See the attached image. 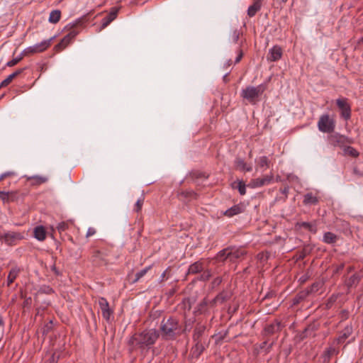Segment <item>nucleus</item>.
I'll return each mask as SVG.
<instances>
[{"mask_svg":"<svg viewBox=\"0 0 363 363\" xmlns=\"http://www.w3.org/2000/svg\"><path fill=\"white\" fill-rule=\"evenodd\" d=\"M20 269L18 268H12L8 275L7 277V285L10 286L16 279Z\"/></svg>","mask_w":363,"mask_h":363,"instance_id":"473e14b6","label":"nucleus"},{"mask_svg":"<svg viewBox=\"0 0 363 363\" xmlns=\"http://www.w3.org/2000/svg\"><path fill=\"white\" fill-rule=\"evenodd\" d=\"M271 304H266L267 308V314H272L274 311H276L278 308V306H273L272 308H270Z\"/></svg>","mask_w":363,"mask_h":363,"instance_id":"680f3d73","label":"nucleus"},{"mask_svg":"<svg viewBox=\"0 0 363 363\" xmlns=\"http://www.w3.org/2000/svg\"><path fill=\"white\" fill-rule=\"evenodd\" d=\"M262 0H255L252 5H251L247 10V15L250 17L255 16L257 11L261 9Z\"/></svg>","mask_w":363,"mask_h":363,"instance_id":"a878e982","label":"nucleus"},{"mask_svg":"<svg viewBox=\"0 0 363 363\" xmlns=\"http://www.w3.org/2000/svg\"><path fill=\"white\" fill-rule=\"evenodd\" d=\"M344 153L354 158H356L359 155V152L352 146L345 147Z\"/></svg>","mask_w":363,"mask_h":363,"instance_id":"e433bc0d","label":"nucleus"},{"mask_svg":"<svg viewBox=\"0 0 363 363\" xmlns=\"http://www.w3.org/2000/svg\"><path fill=\"white\" fill-rule=\"evenodd\" d=\"M33 233L35 238L39 241H43L46 238V230L43 225L35 228Z\"/></svg>","mask_w":363,"mask_h":363,"instance_id":"393cba45","label":"nucleus"},{"mask_svg":"<svg viewBox=\"0 0 363 363\" xmlns=\"http://www.w3.org/2000/svg\"><path fill=\"white\" fill-rule=\"evenodd\" d=\"M206 327L204 325L196 324L194 330L193 340L194 342H201V337L203 336Z\"/></svg>","mask_w":363,"mask_h":363,"instance_id":"a211bd4d","label":"nucleus"},{"mask_svg":"<svg viewBox=\"0 0 363 363\" xmlns=\"http://www.w3.org/2000/svg\"><path fill=\"white\" fill-rule=\"evenodd\" d=\"M353 327L352 324L347 325L339 333L338 337L334 339L333 344L342 345L352 334Z\"/></svg>","mask_w":363,"mask_h":363,"instance_id":"9b49d317","label":"nucleus"},{"mask_svg":"<svg viewBox=\"0 0 363 363\" xmlns=\"http://www.w3.org/2000/svg\"><path fill=\"white\" fill-rule=\"evenodd\" d=\"M308 336H313V334L311 332H309L308 328L306 327L304 330L301 333H300L296 337L298 338L299 341H303Z\"/></svg>","mask_w":363,"mask_h":363,"instance_id":"49530a36","label":"nucleus"},{"mask_svg":"<svg viewBox=\"0 0 363 363\" xmlns=\"http://www.w3.org/2000/svg\"><path fill=\"white\" fill-rule=\"evenodd\" d=\"M342 286L345 288V293L349 294L352 289L356 288L361 281V275L359 272H355L352 275L348 277L345 275L342 277Z\"/></svg>","mask_w":363,"mask_h":363,"instance_id":"20e7f679","label":"nucleus"},{"mask_svg":"<svg viewBox=\"0 0 363 363\" xmlns=\"http://www.w3.org/2000/svg\"><path fill=\"white\" fill-rule=\"evenodd\" d=\"M301 228H303L308 231L315 234L318 231L317 227L315 225L312 224L311 223L308 222H297L295 224V228L296 230H299Z\"/></svg>","mask_w":363,"mask_h":363,"instance_id":"5701e85b","label":"nucleus"},{"mask_svg":"<svg viewBox=\"0 0 363 363\" xmlns=\"http://www.w3.org/2000/svg\"><path fill=\"white\" fill-rule=\"evenodd\" d=\"M23 59V56H20L18 57H16V58H14L10 61H9L6 64V65L8 67H13L14 65H16V64H18L21 60H22Z\"/></svg>","mask_w":363,"mask_h":363,"instance_id":"6e6d98bb","label":"nucleus"},{"mask_svg":"<svg viewBox=\"0 0 363 363\" xmlns=\"http://www.w3.org/2000/svg\"><path fill=\"white\" fill-rule=\"evenodd\" d=\"M228 333V330H226V331L224 333V334H223V335H220V336L218 338V340H216V342L218 343V342H220L223 341V340L225 338V337L227 336Z\"/></svg>","mask_w":363,"mask_h":363,"instance_id":"774afa93","label":"nucleus"},{"mask_svg":"<svg viewBox=\"0 0 363 363\" xmlns=\"http://www.w3.org/2000/svg\"><path fill=\"white\" fill-rule=\"evenodd\" d=\"M243 211H244V208H243L242 205L238 204V205H234L231 208L226 210L224 212L223 215L225 216H228V217H232L233 216L241 213Z\"/></svg>","mask_w":363,"mask_h":363,"instance_id":"4be33fe9","label":"nucleus"},{"mask_svg":"<svg viewBox=\"0 0 363 363\" xmlns=\"http://www.w3.org/2000/svg\"><path fill=\"white\" fill-rule=\"evenodd\" d=\"M53 330V323L52 320H50L48 323H45L42 328V334L43 336H47L48 334Z\"/></svg>","mask_w":363,"mask_h":363,"instance_id":"37998d69","label":"nucleus"},{"mask_svg":"<svg viewBox=\"0 0 363 363\" xmlns=\"http://www.w3.org/2000/svg\"><path fill=\"white\" fill-rule=\"evenodd\" d=\"M8 192H5V191H0V199L4 201V202H7L8 203Z\"/></svg>","mask_w":363,"mask_h":363,"instance_id":"e2e57ef3","label":"nucleus"},{"mask_svg":"<svg viewBox=\"0 0 363 363\" xmlns=\"http://www.w3.org/2000/svg\"><path fill=\"white\" fill-rule=\"evenodd\" d=\"M208 301L206 298H204L196 306L194 311L195 315H199L206 314L208 312Z\"/></svg>","mask_w":363,"mask_h":363,"instance_id":"dca6fc26","label":"nucleus"},{"mask_svg":"<svg viewBox=\"0 0 363 363\" xmlns=\"http://www.w3.org/2000/svg\"><path fill=\"white\" fill-rule=\"evenodd\" d=\"M282 56V49L280 46L275 45L269 51L268 60L272 62L279 60Z\"/></svg>","mask_w":363,"mask_h":363,"instance_id":"6ab92c4d","label":"nucleus"},{"mask_svg":"<svg viewBox=\"0 0 363 363\" xmlns=\"http://www.w3.org/2000/svg\"><path fill=\"white\" fill-rule=\"evenodd\" d=\"M34 53H36L35 48L29 47L23 51V52L21 53V56H23V57L24 56H28L30 54H34Z\"/></svg>","mask_w":363,"mask_h":363,"instance_id":"864d4df0","label":"nucleus"},{"mask_svg":"<svg viewBox=\"0 0 363 363\" xmlns=\"http://www.w3.org/2000/svg\"><path fill=\"white\" fill-rule=\"evenodd\" d=\"M320 287V283L318 281H315L310 286L307 287L304 290L308 292V296L312 294L317 292Z\"/></svg>","mask_w":363,"mask_h":363,"instance_id":"79ce46f5","label":"nucleus"},{"mask_svg":"<svg viewBox=\"0 0 363 363\" xmlns=\"http://www.w3.org/2000/svg\"><path fill=\"white\" fill-rule=\"evenodd\" d=\"M152 268V266H148L145 269L140 270L135 274V278L131 281L132 284H135L138 282L143 277H144L146 273Z\"/></svg>","mask_w":363,"mask_h":363,"instance_id":"c9c22d12","label":"nucleus"},{"mask_svg":"<svg viewBox=\"0 0 363 363\" xmlns=\"http://www.w3.org/2000/svg\"><path fill=\"white\" fill-rule=\"evenodd\" d=\"M329 143L334 147H345L346 144H350L352 140L347 137L340 135L338 133L330 134L328 136Z\"/></svg>","mask_w":363,"mask_h":363,"instance_id":"423d86ee","label":"nucleus"},{"mask_svg":"<svg viewBox=\"0 0 363 363\" xmlns=\"http://www.w3.org/2000/svg\"><path fill=\"white\" fill-rule=\"evenodd\" d=\"M230 250V247H227L220 250L216 255V259L220 262H224L225 260L228 259V257H227V254Z\"/></svg>","mask_w":363,"mask_h":363,"instance_id":"ea45409f","label":"nucleus"},{"mask_svg":"<svg viewBox=\"0 0 363 363\" xmlns=\"http://www.w3.org/2000/svg\"><path fill=\"white\" fill-rule=\"evenodd\" d=\"M121 7H112L109 13L102 19L101 28H105L111 22L117 18Z\"/></svg>","mask_w":363,"mask_h":363,"instance_id":"4468645a","label":"nucleus"},{"mask_svg":"<svg viewBox=\"0 0 363 363\" xmlns=\"http://www.w3.org/2000/svg\"><path fill=\"white\" fill-rule=\"evenodd\" d=\"M196 344L191 350V356L192 358L199 359L201 354L205 350V347L201 342H195Z\"/></svg>","mask_w":363,"mask_h":363,"instance_id":"aec40b11","label":"nucleus"},{"mask_svg":"<svg viewBox=\"0 0 363 363\" xmlns=\"http://www.w3.org/2000/svg\"><path fill=\"white\" fill-rule=\"evenodd\" d=\"M338 240L337 235L332 232H326L323 235V242L327 244H335Z\"/></svg>","mask_w":363,"mask_h":363,"instance_id":"c85d7f7f","label":"nucleus"},{"mask_svg":"<svg viewBox=\"0 0 363 363\" xmlns=\"http://www.w3.org/2000/svg\"><path fill=\"white\" fill-rule=\"evenodd\" d=\"M195 302V299L191 298H185L182 301V304L184 306V308L186 309L187 311H190L192 308V304Z\"/></svg>","mask_w":363,"mask_h":363,"instance_id":"c03bdc74","label":"nucleus"},{"mask_svg":"<svg viewBox=\"0 0 363 363\" xmlns=\"http://www.w3.org/2000/svg\"><path fill=\"white\" fill-rule=\"evenodd\" d=\"M23 238V235L18 232H9L0 235V240H4L5 243L9 246L16 245L17 240H21Z\"/></svg>","mask_w":363,"mask_h":363,"instance_id":"1a4fd4ad","label":"nucleus"},{"mask_svg":"<svg viewBox=\"0 0 363 363\" xmlns=\"http://www.w3.org/2000/svg\"><path fill=\"white\" fill-rule=\"evenodd\" d=\"M216 300L219 303H223L231 298V294L228 291H223L219 293L216 296Z\"/></svg>","mask_w":363,"mask_h":363,"instance_id":"f704fd0d","label":"nucleus"},{"mask_svg":"<svg viewBox=\"0 0 363 363\" xmlns=\"http://www.w3.org/2000/svg\"><path fill=\"white\" fill-rule=\"evenodd\" d=\"M308 330L313 334V337H315L316 336L315 332L319 330L320 327V323L318 320H314L311 323H309L307 326Z\"/></svg>","mask_w":363,"mask_h":363,"instance_id":"72a5a7b5","label":"nucleus"},{"mask_svg":"<svg viewBox=\"0 0 363 363\" xmlns=\"http://www.w3.org/2000/svg\"><path fill=\"white\" fill-rule=\"evenodd\" d=\"M203 269V264L200 261H197L192 264H191L188 269V274H195L199 272H201Z\"/></svg>","mask_w":363,"mask_h":363,"instance_id":"cd10ccee","label":"nucleus"},{"mask_svg":"<svg viewBox=\"0 0 363 363\" xmlns=\"http://www.w3.org/2000/svg\"><path fill=\"white\" fill-rule=\"evenodd\" d=\"M245 254L246 252L245 250L240 249H236L233 250V249L230 247V250L228 251V253L227 254V257H228V259L230 260V262H235L238 259L240 258Z\"/></svg>","mask_w":363,"mask_h":363,"instance_id":"f3484780","label":"nucleus"},{"mask_svg":"<svg viewBox=\"0 0 363 363\" xmlns=\"http://www.w3.org/2000/svg\"><path fill=\"white\" fill-rule=\"evenodd\" d=\"M99 304L101 310L103 318L108 321L110 320V317L113 313V311L110 308L108 302L106 298L104 297H101L99 298Z\"/></svg>","mask_w":363,"mask_h":363,"instance_id":"f8f14e48","label":"nucleus"},{"mask_svg":"<svg viewBox=\"0 0 363 363\" xmlns=\"http://www.w3.org/2000/svg\"><path fill=\"white\" fill-rule=\"evenodd\" d=\"M179 195L184 198L193 197L194 199H197L199 195L194 191H182L179 193Z\"/></svg>","mask_w":363,"mask_h":363,"instance_id":"de8ad7c7","label":"nucleus"},{"mask_svg":"<svg viewBox=\"0 0 363 363\" xmlns=\"http://www.w3.org/2000/svg\"><path fill=\"white\" fill-rule=\"evenodd\" d=\"M8 203L15 201L18 199L17 192L16 191L8 192Z\"/></svg>","mask_w":363,"mask_h":363,"instance_id":"5fc2aeb1","label":"nucleus"},{"mask_svg":"<svg viewBox=\"0 0 363 363\" xmlns=\"http://www.w3.org/2000/svg\"><path fill=\"white\" fill-rule=\"evenodd\" d=\"M21 298H24V301L23 303V309H30L32 305V298L31 297H26L25 294L23 291H21L20 295Z\"/></svg>","mask_w":363,"mask_h":363,"instance_id":"a19ab883","label":"nucleus"},{"mask_svg":"<svg viewBox=\"0 0 363 363\" xmlns=\"http://www.w3.org/2000/svg\"><path fill=\"white\" fill-rule=\"evenodd\" d=\"M339 353V350L334 347H328L323 352L322 357L323 358L324 363H329L331 357L333 355H337Z\"/></svg>","mask_w":363,"mask_h":363,"instance_id":"412c9836","label":"nucleus"},{"mask_svg":"<svg viewBox=\"0 0 363 363\" xmlns=\"http://www.w3.org/2000/svg\"><path fill=\"white\" fill-rule=\"evenodd\" d=\"M61 17V11L60 10L52 11L49 17V21L52 23H57Z\"/></svg>","mask_w":363,"mask_h":363,"instance_id":"4c0bfd02","label":"nucleus"},{"mask_svg":"<svg viewBox=\"0 0 363 363\" xmlns=\"http://www.w3.org/2000/svg\"><path fill=\"white\" fill-rule=\"evenodd\" d=\"M235 167L237 169L243 172H250L252 170V167L250 166H247V163L240 158L236 160Z\"/></svg>","mask_w":363,"mask_h":363,"instance_id":"2f4dec72","label":"nucleus"},{"mask_svg":"<svg viewBox=\"0 0 363 363\" xmlns=\"http://www.w3.org/2000/svg\"><path fill=\"white\" fill-rule=\"evenodd\" d=\"M160 330L164 340H174L184 333L179 319L174 316L164 318Z\"/></svg>","mask_w":363,"mask_h":363,"instance_id":"f03ea898","label":"nucleus"},{"mask_svg":"<svg viewBox=\"0 0 363 363\" xmlns=\"http://www.w3.org/2000/svg\"><path fill=\"white\" fill-rule=\"evenodd\" d=\"M284 325L281 322L277 319H275L273 323L266 325L262 332V335L267 338L277 333H279Z\"/></svg>","mask_w":363,"mask_h":363,"instance_id":"0eeeda50","label":"nucleus"},{"mask_svg":"<svg viewBox=\"0 0 363 363\" xmlns=\"http://www.w3.org/2000/svg\"><path fill=\"white\" fill-rule=\"evenodd\" d=\"M266 89L267 84H262L256 87L250 86L242 91L241 96L243 99H247L249 103L256 104L259 100V96L265 91Z\"/></svg>","mask_w":363,"mask_h":363,"instance_id":"7ed1b4c3","label":"nucleus"},{"mask_svg":"<svg viewBox=\"0 0 363 363\" xmlns=\"http://www.w3.org/2000/svg\"><path fill=\"white\" fill-rule=\"evenodd\" d=\"M52 39H53V38H51L49 40H44L42 43H40V44L35 45L34 48L36 51V53L42 52L45 51V50H47L50 46L51 40Z\"/></svg>","mask_w":363,"mask_h":363,"instance_id":"7c9ffc66","label":"nucleus"},{"mask_svg":"<svg viewBox=\"0 0 363 363\" xmlns=\"http://www.w3.org/2000/svg\"><path fill=\"white\" fill-rule=\"evenodd\" d=\"M143 203V200H138L136 202V211L137 212H139L141 210Z\"/></svg>","mask_w":363,"mask_h":363,"instance_id":"338daca9","label":"nucleus"},{"mask_svg":"<svg viewBox=\"0 0 363 363\" xmlns=\"http://www.w3.org/2000/svg\"><path fill=\"white\" fill-rule=\"evenodd\" d=\"M160 337V332L153 329H145L140 333H137L133 335L128 344L131 348L130 351L132 352L135 347L141 350L145 349H150L151 347L155 343Z\"/></svg>","mask_w":363,"mask_h":363,"instance_id":"f257e3e1","label":"nucleus"},{"mask_svg":"<svg viewBox=\"0 0 363 363\" xmlns=\"http://www.w3.org/2000/svg\"><path fill=\"white\" fill-rule=\"evenodd\" d=\"M217 303H218V301L216 300V297H215L211 301H208V307L209 308H213V307L216 306Z\"/></svg>","mask_w":363,"mask_h":363,"instance_id":"0e129e2a","label":"nucleus"},{"mask_svg":"<svg viewBox=\"0 0 363 363\" xmlns=\"http://www.w3.org/2000/svg\"><path fill=\"white\" fill-rule=\"evenodd\" d=\"M345 267V263H341L340 264L335 267V269L333 270V275L339 274L341 271L343 270Z\"/></svg>","mask_w":363,"mask_h":363,"instance_id":"13d9d810","label":"nucleus"},{"mask_svg":"<svg viewBox=\"0 0 363 363\" xmlns=\"http://www.w3.org/2000/svg\"><path fill=\"white\" fill-rule=\"evenodd\" d=\"M314 246L309 244L305 245L303 247L296 252L294 258L296 261L303 260L307 255H310L313 250Z\"/></svg>","mask_w":363,"mask_h":363,"instance_id":"2eb2a0df","label":"nucleus"},{"mask_svg":"<svg viewBox=\"0 0 363 363\" xmlns=\"http://www.w3.org/2000/svg\"><path fill=\"white\" fill-rule=\"evenodd\" d=\"M192 177H194V178H196V179H199V178H201V177H204V174L202 173V172H193L192 174Z\"/></svg>","mask_w":363,"mask_h":363,"instance_id":"69168bd1","label":"nucleus"},{"mask_svg":"<svg viewBox=\"0 0 363 363\" xmlns=\"http://www.w3.org/2000/svg\"><path fill=\"white\" fill-rule=\"evenodd\" d=\"M77 34H78V32L75 31V30H72V31L69 32L57 45H55L54 50L56 52H60V51L64 50L71 43V41L77 36Z\"/></svg>","mask_w":363,"mask_h":363,"instance_id":"9d476101","label":"nucleus"},{"mask_svg":"<svg viewBox=\"0 0 363 363\" xmlns=\"http://www.w3.org/2000/svg\"><path fill=\"white\" fill-rule=\"evenodd\" d=\"M269 163H270V161L269 160L267 157L262 156V157H261L259 158V166L260 167H264V166H266L267 168H269Z\"/></svg>","mask_w":363,"mask_h":363,"instance_id":"603ef678","label":"nucleus"},{"mask_svg":"<svg viewBox=\"0 0 363 363\" xmlns=\"http://www.w3.org/2000/svg\"><path fill=\"white\" fill-rule=\"evenodd\" d=\"M308 296V292L305 290L299 291L292 299V306H295L304 301Z\"/></svg>","mask_w":363,"mask_h":363,"instance_id":"b1692460","label":"nucleus"},{"mask_svg":"<svg viewBox=\"0 0 363 363\" xmlns=\"http://www.w3.org/2000/svg\"><path fill=\"white\" fill-rule=\"evenodd\" d=\"M319 202V199L313 195L311 192L307 193L303 196V203L304 205H316Z\"/></svg>","mask_w":363,"mask_h":363,"instance_id":"bb28decb","label":"nucleus"},{"mask_svg":"<svg viewBox=\"0 0 363 363\" xmlns=\"http://www.w3.org/2000/svg\"><path fill=\"white\" fill-rule=\"evenodd\" d=\"M318 128L323 133H333L335 129L333 120H330L329 116L327 114L323 115L318 121Z\"/></svg>","mask_w":363,"mask_h":363,"instance_id":"6e6552de","label":"nucleus"},{"mask_svg":"<svg viewBox=\"0 0 363 363\" xmlns=\"http://www.w3.org/2000/svg\"><path fill=\"white\" fill-rule=\"evenodd\" d=\"M336 104L340 111L341 117L345 121H348L351 118V106L348 103L347 98H340L336 100Z\"/></svg>","mask_w":363,"mask_h":363,"instance_id":"39448f33","label":"nucleus"},{"mask_svg":"<svg viewBox=\"0 0 363 363\" xmlns=\"http://www.w3.org/2000/svg\"><path fill=\"white\" fill-rule=\"evenodd\" d=\"M39 293L45 294H52L55 292L53 289L50 286L44 285L39 289Z\"/></svg>","mask_w":363,"mask_h":363,"instance_id":"3c124183","label":"nucleus"},{"mask_svg":"<svg viewBox=\"0 0 363 363\" xmlns=\"http://www.w3.org/2000/svg\"><path fill=\"white\" fill-rule=\"evenodd\" d=\"M11 82L12 79L9 76H8L4 81L1 82L0 88L7 86Z\"/></svg>","mask_w":363,"mask_h":363,"instance_id":"bf43d9fd","label":"nucleus"},{"mask_svg":"<svg viewBox=\"0 0 363 363\" xmlns=\"http://www.w3.org/2000/svg\"><path fill=\"white\" fill-rule=\"evenodd\" d=\"M57 228L59 232L65 231L68 228V224L65 222H61L58 224Z\"/></svg>","mask_w":363,"mask_h":363,"instance_id":"4d7b16f0","label":"nucleus"},{"mask_svg":"<svg viewBox=\"0 0 363 363\" xmlns=\"http://www.w3.org/2000/svg\"><path fill=\"white\" fill-rule=\"evenodd\" d=\"M276 297H277L276 291H274V290H271V291H268L264 295V296L262 298V300L260 301V303H263L264 301H266L267 299H271V298H276Z\"/></svg>","mask_w":363,"mask_h":363,"instance_id":"8fccbe9b","label":"nucleus"},{"mask_svg":"<svg viewBox=\"0 0 363 363\" xmlns=\"http://www.w3.org/2000/svg\"><path fill=\"white\" fill-rule=\"evenodd\" d=\"M338 316L340 319V323H342L349 318L350 311L347 309H342L340 311Z\"/></svg>","mask_w":363,"mask_h":363,"instance_id":"09e8293b","label":"nucleus"},{"mask_svg":"<svg viewBox=\"0 0 363 363\" xmlns=\"http://www.w3.org/2000/svg\"><path fill=\"white\" fill-rule=\"evenodd\" d=\"M92 257L94 258V262H97L99 264H108V260L102 256V252L99 250L93 252Z\"/></svg>","mask_w":363,"mask_h":363,"instance_id":"c756f323","label":"nucleus"},{"mask_svg":"<svg viewBox=\"0 0 363 363\" xmlns=\"http://www.w3.org/2000/svg\"><path fill=\"white\" fill-rule=\"evenodd\" d=\"M23 69H17L16 71H15L13 73H12L11 74H10L9 76L13 80L14 78H16V77L20 75L23 72Z\"/></svg>","mask_w":363,"mask_h":363,"instance_id":"052dcab7","label":"nucleus"},{"mask_svg":"<svg viewBox=\"0 0 363 363\" xmlns=\"http://www.w3.org/2000/svg\"><path fill=\"white\" fill-rule=\"evenodd\" d=\"M338 294H333L331 296H330L325 303L324 309H330L333 307V304L336 302Z\"/></svg>","mask_w":363,"mask_h":363,"instance_id":"58836bf2","label":"nucleus"},{"mask_svg":"<svg viewBox=\"0 0 363 363\" xmlns=\"http://www.w3.org/2000/svg\"><path fill=\"white\" fill-rule=\"evenodd\" d=\"M273 179L274 175L271 174L270 175H266L262 178L252 179L247 186L251 188L262 186L265 184H269L273 180Z\"/></svg>","mask_w":363,"mask_h":363,"instance_id":"ddd939ff","label":"nucleus"},{"mask_svg":"<svg viewBox=\"0 0 363 363\" xmlns=\"http://www.w3.org/2000/svg\"><path fill=\"white\" fill-rule=\"evenodd\" d=\"M236 189L238 190L240 195H245L246 193V185L242 180H238Z\"/></svg>","mask_w":363,"mask_h":363,"instance_id":"a18cd8bd","label":"nucleus"}]
</instances>
